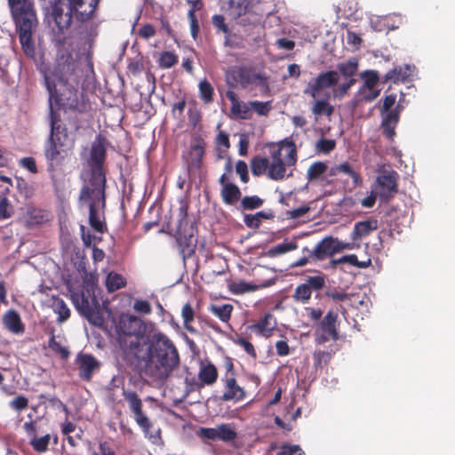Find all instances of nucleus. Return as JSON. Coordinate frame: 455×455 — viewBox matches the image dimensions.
Masks as SVG:
<instances>
[{"label": "nucleus", "instance_id": "nucleus-1", "mask_svg": "<svg viewBox=\"0 0 455 455\" xmlns=\"http://www.w3.org/2000/svg\"><path fill=\"white\" fill-rule=\"evenodd\" d=\"M41 73L50 101H54L65 113L85 114L91 110L89 100L78 92L84 70L77 58L63 52L55 58L52 67L41 69Z\"/></svg>", "mask_w": 455, "mask_h": 455}, {"label": "nucleus", "instance_id": "nucleus-2", "mask_svg": "<svg viewBox=\"0 0 455 455\" xmlns=\"http://www.w3.org/2000/svg\"><path fill=\"white\" fill-rule=\"evenodd\" d=\"M132 349L135 355L129 363L153 380H166L180 363L177 347L162 332L154 333L149 339L142 338Z\"/></svg>", "mask_w": 455, "mask_h": 455}, {"label": "nucleus", "instance_id": "nucleus-3", "mask_svg": "<svg viewBox=\"0 0 455 455\" xmlns=\"http://www.w3.org/2000/svg\"><path fill=\"white\" fill-rule=\"evenodd\" d=\"M100 0H82L81 8L75 7L71 0H68L67 11L58 4L52 6L51 16L54 21L53 28V42L57 47L56 58L60 53L66 52L74 56L72 50L66 46L67 35L66 32L70 28L73 13L77 20L84 22L89 20L96 11Z\"/></svg>", "mask_w": 455, "mask_h": 455}, {"label": "nucleus", "instance_id": "nucleus-4", "mask_svg": "<svg viewBox=\"0 0 455 455\" xmlns=\"http://www.w3.org/2000/svg\"><path fill=\"white\" fill-rule=\"evenodd\" d=\"M10 15L25 55L34 59L36 46L33 39L38 27V17L34 0H7Z\"/></svg>", "mask_w": 455, "mask_h": 455}, {"label": "nucleus", "instance_id": "nucleus-5", "mask_svg": "<svg viewBox=\"0 0 455 455\" xmlns=\"http://www.w3.org/2000/svg\"><path fill=\"white\" fill-rule=\"evenodd\" d=\"M118 333V342L123 352L124 358L130 362L135 354L132 353L134 345L137 346L139 340L142 338L149 339L145 334V325L143 321L131 314H121L116 324Z\"/></svg>", "mask_w": 455, "mask_h": 455}, {"label": "nucleus", "instance_id": "nucleus-6", "mask_svg": "<svg viewBox=\"0 0 455 455\" xmlns=\"http://www.w3.org/2000/svg\"><path fill=\"white\" fill-rule=\"evenodd\" d=\"M107 158V139L98 134L92 142L90 156L87 160L89 178L82 188H105L107 186L106 171L104 164Z\"/></svg>", "mask_w": 455, "mask_h": 455}, {"label": "nucleus", "instance_id": "nucleus-7", "mask_svg": "<svg viewBox=\"0 0 455 455\" xmlns=\"http://www.w3.org/2000/svg\"><path fill=\"white\" fill-rule=\"evenodd\" d=\"M79 202L89 208V224L97 233L103 234L107 231L104 221V211L106 208V189L81 188Z\"/></svg>", "mask_w": 455, "mask_h": 455}, {"label": "nucleus", "instance_id": "nucleus-8", "mask_svg": "<svg viewBox=\"0 0 455 455\" xmlns=\"http://www.w3.org/2000/svg\"><path fill=\"white\" fill-rule=\"evenodd\" d=\"M50 135L44 146L54 151H61L62 154L69 155L72 142L68 136V128L61 123L60 115L54 113L52 109L50 115Z\"/></svg>", "mask_w": 455, "mask_h": 455}, {"label": "nucleus", "instance_id": "nucleus-9", "mask_svg": "<svg viewBox=\"0 0 455 455\" xmlns=\"http://www.w3.org/2000/svg\"><path fill=\"white\" fill-rule=\"evenodd\" d=\"M338 313L330 310L319 321L315 330V340L318 345H323L330 340L339 339Z\"/></svg>", "mask_w": 455, "mask_h": 455}, {"label": "nucleus", "instance_id": "nucleus-10", "mask_svg": "<svg viewBox=\"0 0 455 455\" xmlns=\"http://www.w3.org/2000/svg\"><path fill=\"white\" fill-rule=\"evenodd\" d=\"M123 396L128 403L130 410L133 412L136 423L143 430L145 435H148L153 425L150 419L142 411L143 403L141 399L136 392L124 388L123 389Z\"/></svg>", "mask_w": 455, "mask_h": 455}, {"label": "nucleus", "instance_id": "nucleus-11", "mask_svg": "<svg viewBox=\"0 0 455 455\" xmlns=\"http://www.w3.org/2000/svg\"><path fill=\"white\" fill-rule=\"evenodd\" d=\"M198 433L203 439L221 441L226 443H233L238 436L235 427L228 423H221L214 427H201Z\"/></svg>", "mask_w": 455, "mask_h": 455}, {"label": "nucleus", "instance_id": "nucleus-12", "mask_svg": "<svg viewBox=\"0 0 455 455\" xmlns=\"http://www.w3.org/2000/svg\"><path fill=\"white\" fill-rule=\"evenodd\" d=\"M339 75L338 71L329 70L320 73L314 80L310 81L304 89V94L312 98H316L319 92L324 89L333 87L338 84Z\"/></svg>", "mask_w": 455, "mask_h": 455}, {"label": "nucleus", "instance_id": "nucleus-13", "mask_svg": "<svg viewBox=\"0 0 455 455\" xmlns=\"http://www.w3.org/2000/svg\"><path fill=\"white\" fill-rule=\"evenodd\" d=\"M398 173L394 171H384L377 177L376 182L379 188V196L384 202L391 200L398 192Z\"/></svg>", "mask_w": 455, "mask_h": 455}, {"label": "nucleus", "instance_id": "nucleus-14", "mask_svg": "<svg viewBox=\"0 0 455 455\" xmlns=\"http://www.w3.org/2000/svg\"><path fill=\"white\" fill-rule=\"evenodd\" d=\"M176 240L184 259L190 258L195 253L197 238L195 235V227L193 225L181 229L177 228Z\"/></svg>", "mask_w": 455, "mask_h": 455}, {"label": "nucleus", "instance_id": "nucleus-15", "mask_svg": "<svg viewBox=\"0 0 455 455\" xmlns=\"http://www.w3.org/2000/svg\"><path fill=\"white\" fill-rule=\"evenodd\" d=\"M221 383L223 385L221 401L239 403L246 398L247 393L244 387L238 384L235 377L223 376Z\"/></svg>", "mask_w": 455, "mask_h": 455}, {"label": "nucleus", "instance_id": "nucleus-16", "mask_svg": "<svg viewBox=\"0 0 455 455\" xmlns=\"http://www.w3.org/2000/svg\"><path fill=\"white\" fill-rule=\"evenodd\" d=\"M74 303L76 310L84 316L91 323L94 325H100L103 323V318L97 309V303L92 305L88 297L84 293L74 299Z\"/></svg>", "mask_w": 455, "mask_h": 455}, {"label": "nucleus", "instance_id": "nucleus-17", "mask_svg": "<svg viewBox=\"0 0 455 455\" xmlns=\"http://www.w3.org/2000/svg\"><path fill=\"white\" fill-rule=\"evenodd\" d=\"M235 78L243 89H246L251 84L267 86V78L264 75L257 73L254 69L246 67L238 68L235 71Z\"/></svg>", "mask_w": 455, "mask_h": 455}, {"label": "nucleus", "instance_id": "nucleus-18", "mask_svg": "<svg viewBox=\"0 0 455 455\" xmlns=\"http://www.w3.org/2000/svg\"><path fill=\"white\" fill-rule=\"evenodd\" d=\"M79 371V377L84 381H90L96 371L100 369V362L91 354L79 353L75 360Z\"/></svg>", "mask_w": 455, "mask_h": 455}, {"label": "nucleus", "instance_id": "nucleus-19", "mask_svg": "<svg viewBox=\"0 0 455 455\" xmlns=\"http://www.w3.org/2000/svg\"><path fill=\"white\" fill-rule=\"evenodd\" d=\"M362 77L364 79V83L359 89V93L363 100L372 101L379 94V90H374L379 82V74L375 70H366L362 73Z\"/></svg>", "mask_w": 455, "mask_h": 455}, {"label": "nucleus", "instance_id": "nucleus-20", "mask_svg": "<svg viewBox=\"0 0 455 455\" xmlns=\"http://www.w3.org/2000/svg\"><path fill=\"white\" fill-rule=\"evenodd\" d=\"M286 162L282 159L280 151H272L268 159L267 177L273 180H283L286 177Z\"/></svg>", "mask_w": 455, "mask_h": 455}, {"label": "nucleus", "instance_id": "nucleus-21", "mask_svg": "<svg viewBox=\"0 0 455 455\" xmlns=\"http://www.w3.org/2000/svg\"><path fill=\"white\" fill-rule=\"evenodd\" d=\"M335 243L336 238L331 236L325 237L315 245L314 250L310 251L307 248H304V251H307L309 253V257H312L313 259L323 260L337 252V249L334 247Z\"/></svg>", "mask_w": 455, "mask_h": 455}, {"label": "nucleus", "instance_id": "nucleus-22", "mask_svg": "<svg viewBox=\"0 0 455 455\" xmlns=\"http://www.w3.org/2000/svg\"><path fill=\"white\" fill-rule=\"evenodd\" d=\"M205 152V142L201 137H196L188 151L187 159L188 169H199L202 164L203 157Z\"/></svg>", "mask_w": 455, "mask_h": 455}, {"label": "nucleus", "instance_id": "nucleus-23", "mask_svg": "<svg viewBox=\"0 0 455 455\" xmlns=\"http://www.w3.org/2000/svg\"><path fill=\"white\" fill-rule=\"evenodd\" d=\"M228 100L231 102L230 111L238 118L250 119L252 116L251 107L248 103L240 101L237 95L233 91H228L226 92Z\"/></svg>", "mask_w": 455, "mask_h": 455}, {"label": "nucleus", "instance_id": "nucleus-24", "mask_svg": "<svg viewBox=\"0 0 455 455\" xmlns=\"http://www.w3.org/2000/svg\"><path fill=\"white\" fill-rule=\"evenodd\" d=\"M415 67L409 64L396 66L385 75L384 81H391L394 84L405 83L411 79Z\"/></svg>", "mask_w": 455, "mask_h": 455}, {"label": "nucleus", "instance_id": "nucleus-25", "mask_svg": "<svg viewBox=\"0 0 455 455\" xmlns=\"http://www.w3.org/2000/svg\"><path fill=\"white\" fill-rule=\"evenodd\" d=\"M379 228V220L377 219H369L363 221H358L355 224L351 232V239L355 241L361 240L363 237L370 235L373 231Z\"/></svg>", "mask_w": 455, "mask_h": 455}, {"label": "nucleus", "instance_id": "nucleus-26", "mask_svg": "<svg viewBox=\"0 0 455 455\" xmlns=\"http://www.w3.org/2000/svg\"><path fill=\"white\" fill-rule=\"evenodd\" d=\"M277 145L278 148L275 151H280V154H282V159L286 162L288 166H294L298 160L295 142L290 138H285L279 141Z\"/></svg>", "mask_w": 455, "mask_h": 455}, {"label": "nucleus", "instance_id": "nucleus-27", "mask_svg": "<svg viewBox=\"0 0 455 455\" xmlns=\"http://www.w3.org/2000/svg\"><path fill=\"white\" fill-rule=\"evenodd\" d=\"M44 157L47 163V172L53 175L58 167L63 165L68 155L62 154L61 151H54L44 146Z\"/></svg>", "mask_w": 455, "mask_h": 455}, {"label": "nucleus", "instance_id": "nucleus-28", "mask_svg": "<svg viewBox=\"0 0 455 455\" xmlns=\"http://www.w3.org/2000/svg\"><path fill=\"white\" fill-rule=\"evenodd\" d=\"M385 116L381 123L382 133L389 140H393L395 136V127L399 122L400 116L397 115V111L388 110L384 112Z\"/></svg>", "mask_w": 455, "mask_h": 455}, {"label": "nucleus", "instance_id": "nucleus-29", "mask_svg": "<svg viewBox=\"0 0 455 455\" xmlns=\"http://www.w3.org/2000/svg\"><path fill=\"white\" fill-rule=\"evenodd\" d=\"M48 220V213L41 209L32 206L28 207L23 216V221L27 228L41 225Z\"/></svg>", "mask_w": 455, "mask_h": 455}, {"label": "nucleus", "instance_id": "nucleus-30", "mask_svg": "<svg viewBox=\"0 0 455 455\" xmlns=\"http://www.w3.org/2000/svg\"><path fill=\"white\" fill-rule=\"evenodd\" d=\"M3 323L8 331L15 334L23 333L25 331L20 315L13 309L8 310L4 315Z\"/></svg>", "mask_w": 455, "mask_h": 455}, {"label": "nucleus", "instance_id": "nucleus-31", "mask_svg": "<svg viewBox=\"0 0 455 455\" xmlns=\"http://www.w3.org/2000/svg\"><path fill=\"white\" fill-rule=\"evenodd\" d=\"M251 328L257 331L259 335L269 338L276 328V321L272 314L267 313Z\"/></svg>", "mask_w": 455, "mask_h": 455}, {"label": "nucleus", "instance_id": "nucleus-32", "mask_svg": "<svg viewBox=\"0 0 455 455\" xmlns=\"http://www.w3.org/2000/svg\"><path fill=\"white\" fill-rule=\"evenodd\" d=\"M240 188L235 184H227L220 190L222 202L227 205H234L241 198Z\"/></svg>", "mask_w": 455, "mask_h": 455}, {"label": "nucleus", "instance_id": "nucleus-33", "mask_svg": "<svg viewBox=\"0 0 455 455\" xmlns=\"http://www.w3.org/2000/svg\"><path fill=\"white\" fill-rule=\"evenodd\" d=\"M359 68V61L356 58L353 57L348 59L347 61L339 62L337 65L339 75L340 74L346 79H355Z\"/></svg>", "mask_w": 455, "mask_h": 455}, {"label": "nucleus", "instance_id": "nucleus-34", "mask_svg": "<svg viewBox=\"0 0 455 455\" xmlns=\"http://www.w3.org/2000/svg\"><path fill=\"white\" fill-rule=\"evenodd\" d=\"M340 173L350 176L353 179V182L355 186L360 185L362 183V179L359 173L355 172L349 163L345 162L340 164H337L332 166L329 171L330 176H337Z\"/></svg>", "mask_w": 455, "mask_h": 455}, {"label": "nucleus", "instance_id": "nucleus-35", "mask_svg": "<svg viewBox=\"0 0 455 455\" xmlns=\"http://www.w3.org/2000/svg\"><path fill=\"white\" fill-rule=\"evenodd\" d=\"M198 378L204 385H212L218 379V370L212 363L203 365L200 368Z\"/></svg>", "mask_w": 455, "mask_h": 455}, {"label": "nucleus", "instance_id": "nucleus-36", "mask_svg": "<svg viewBox=\"0 0 455 455\" xmlns=\"http://www.w3.org/2000/svg\"><path fill=\"white\" fill-rule=\"evenodd\" d=\"M52 307L53 312L58 314V323H62L70 317V309L62 299L52 297Z\"/></svg>", "mask_w": 455, "mask_h": 455}, {"label": "nucleus", "instance_id": "nucleus-37", "mask_svg": "<svg viewBox=\"0 0 455 455\" xmlns=\"http://www.w3.org/2000/svg\"><path fill=\"white\" fill-rule=\"evenodd\" d=\"M52 435L50 434H46L43 436L34 435V436L29 439V444L36 452L44 453L48 451Z\"/></svg>", "mask_w": 455, "mask_h": 455}, {"label": "nucleus", "instance_id": "nucleus-38", "mask_svg": "<svg viewBox=\"0 0 455 455\" xmlns=\"http://www.w3.org/2000/svg\"><path fill=\"white\" fill-rule=\"evenodd\" d=\"M126 285L125 278L116 272H110L106 278V288L108 291L114 292Z\"/></svg>", "mask_w": 455, "mask_h": 455}, {"label": "nucleus", "instance_id": "nucleus-39", "mask_svg": "<svg viewBox=\"0 0 455 455\" xmlns=\"http://www.w3.org/2000/svg\"><path fill=\"white\" fill-rule=\"evenodd\" d=\"M231 304L211 305L209 310L217 316L220 321L228 323L230 320L233 311Z\"/></svg>", "mask_w": 455, "mask_h": 455}, {"label": "nucleus", "instance_id": "nucleus-40", "mask_svg": "<svg viewBox=\"0 0 455 455\" xmlns=\"http://www.w3.org/2000/svg\"><path fill=\"white\" fill-rule=\"evenodd\" d=\"M331 263L332 267H334L338 264L348 263L350 265H353V266H355V267H358L361 268H365V267H368L371 264V259H367L366 260L359 261L357 259V256L355 254H349V255L343 256L338 259H332Z\"/></svg>", "mask_w": 455, "mask_h": 455}, {"label": "nucleus", "instance_id": "nucleus-41", "mask_svg": "<svg viewBox=\"0 0 455 455\" xmlns=\"http://www.w3.org/2000/svg\"><path fill=\"white\" fill-rule=\"evenodd\" d=\"M251 172L254 176H261L263 174L267 175L268 172V158L256 156L253 157L251 161Z\"/></svg>", "mask_w": 455, "mask_h": 455}, {"label": "nucleus", "instance_id": "nucleus-42", "mask_svg": "<svg viewBox=\"0 0 455 455\" xmlns=\"http://www.w3.org/2000/svg\"><path fill=\"white\" fill-rule=\"evenodd\" d=\"M311 111L316 116L325 115L330 117L334 112V107L325 100H318L315 101Z\"/></svg>", "mask_w": 455, "mask_h": 455}, {"label": "nucleus", "instance_id": "nucleus-43", "mask_svg": "<svg viewBox=\"0 0 455 455\" xmlns=\"http://www.w3.org/2000/svg\"><path fill=\"white\" fill-rule=\"evenodd\" d=\"M199 98L205 104H210L213 101L214 90L210 82L206 79L199 83Z\"/></svg>", "mask_w": 455, "mask_h": 455}, {"label": "nucleus", "instance_id": "nucleus-44", "mask_svg": "<svg viewBox=\"0 0 455 455\" xmlns=\"http://www.w3.org/2000/svg\"><path fill=\"white\" fill-rule=\"evenodd\" d=\"M181 317L183 319V325L190 333H195L196 330L191 326V323L195 319V311L190 303L183 305L181 309Z\"/></svg>", "mask_w": 455, "mask_h": 455}, {"label": "nucleus", "instance_id": "nucleus-45", "mask_svg": "<svg viewBox=\"0 0 455 455\" xmlns=\"http://www.w3.org/2000/svg\"><path fill=\"white\" fill-rule=\"evenodd\" d=\"M328 165L323 162H315L307 169V178L309 181L318 180L326 171Z\"/></svg>", "mask_w": 455, "mask_h": 455}, {"label": "nucleus", "instance_id": "nucleus-46", "mask_svg": "<svg viewBox=\"0 0 455 455\" xmlns=\"http://www.w3.org/2000/svg\"><path fill=\"white\" fill-rule=\"evenodd\" d=\"M311 296L312 291L309 290L307 284L303 283L296 287L292 298L295 301L305 304L309 301Z\"/></svg>", "mask_w": 455, "mask_h": 455}, {"label": "nucleus", "instance_id": "nucleus-47", "mask_svg": "<svg viewBox=\"0 0 455 455\" xmlns=\"http://www.w3.org/2000/svg\"><path fill=\"white\" fill-rule=\"evenodd\" d=\"M297 247L298 244L295 242L281 243L274 247H271L267 251V255L270 257H277L288 251H293L297 249Z\"/></svg>", "mask_w": 455, "mask_h": 455}, {"label": "nucleus", "instance_id": "nucleus-48", "mask_svg": "<svg viewBox=\"0 0 455 455\" xmlns=\"http://www.w3.org/2000/svg\"><path fill=\"white\" fill-rule=\"evenodd\" d=\"M178 63V55L172 52L164 51L160 54L158 65L162 68H171Z\"/></svg>", "mask_w": 455, "mask_h": 455}, {"label": "nucleus", "instance_id": "nucleus-49", "mask_svg": "<svg viewBox=\"0 0 455 455\" xmlns=\"http://www.w3.org/2000/svg\"><path fill=\"white\" fill-rule=\"evenodd\" d=\"M304 283L307 284L312 292L314 291H318L325 286V276L324 275L307 276Z\"/></svg>", "mask_w": 455, "mask_h": 455}, {"label": "nucleus", "instance_id": "nucleus-50", "mask_svg": "<svg viewBox=\"0 0 455 455\" xmlns=\"http://www.w3.org/2000/svg\"><path fill=\"white\" fill-rule=\"evenodd\" d=\"M48 347L54 353L59 354L63 360L68 358L70 354L68 349L65 347H62L60 342L56 341L53 330L52 331V335L48 341Z\"/></svg>", "mask_w": 455, "mask_h": 455}, {"label": "nucleus", "instance_id": "nucleus-51", "mask_svg": "<svg viewBox=\"0 0 455 455\" xmlns=\"http://www.w3.org/2000/svg\"><path fill=\"white\" fill-rule=\"evenodd\" d=\"M356 83V79H348L345 83H342L332 89V95L334 99H343L351 89V87Z\"/></svg>", "mask_w": 455, "mask_h": 455}, {"label": "nucleus", "instance_id": "nucleus-52", "mask_svg": "<svg viewBox=\"0 0 455 455\" xmlns=\"http://www.w3.org/2000/svg\"><path fill=\"white\" fill-rule=\"evenodd\" d=\"M264 201L258 196H244L241 200V207L243 210H255L262 206Z\"/></svg>", "mask_w": 455, "mask_h": 455}, {"label": "nucleus", "instance_id": "nucleus-53", "mask_svg": "<svg viewBox=\"0 0 455 455\" xmlns=\"http://www.w3.org/2000/svg\"><path fill=\"white\" fill-rule=\"evenodd\" d=\"M251 2V0H229V6L237 16H242L247 13Z\"/></svg>", "mask_w": 455, "mask_h": 455}, {"label": "nucleus", "instance_id": "nucleus-54", "mask_svg": "<svg viewBox=\"0 0 455 455\" xmlns=\"http://www.w3.org/2000/svg\"><path fill=\"white\" fill-rule=\"evenodd\" d=\"M335 147L336 141L334 140L322 138L316 142L315 149L319 153L329 154Z\"/></svg>", "mask_w": 455, "mask_h": 455}, {"label": "nucleus", "instance_id": "nucleus-55", "mask_svg": "<svg viewBox=\"0 0 455 455\" xmlns=\"http://www.w3.org/2000/svg\"><path fill=\"white\" fill-rule=\"evenodd\" d=\"M251 111H255L259 116H267L270 111L269 102H262L258 100L249 101Z\"/></svg>", "mask_w": 455, "mask_h": 455}, {"label": "nucleus", "instance_id": "nucleus-56", "mask_svg": "<svg viewBox=\"0 0 455 455\" xmlns=\"http://www.w3.org/2000/svg\"><path fill=\"white\" fill-rule=\"evenodd\" d=\"M12 214V206L6 197L0 200V220L8 219Z\"/></svg>", "mask_w": 455, "mask_h": 455}, {"label": "nucleus", "instance_id": "nucleus-57", "mask_svg": "<svg viewBox=\"0 0 455 455\" xmlns=\"http://www.w3.org/2000/svg\"><path fill=\"white\" fill-rule=\"evenodd\" d=\"M212 25L214 26V28H217L218 30L223 32L224 34L229 33V28L225 22V18L223 15H220V14L213 15L212 18Z\"/></svg>", "mask_w": 455, "mask_h": 455}, {"label": "nucleus", "instance_id": "nucleus-58", "mask_svg": "<svg viewBox=\"0 0 455 455\" xmlns=\"http://www.w3.org/2000/svg\"><path fill=\"white\" fill-rule=\"evenodd\" d=\"M235 172L240 176L242 182L247 183L249 181L248 166L244 161H237L235 164Z\"/></svg>", "mask_w": 455, "mask_h": 455}, {"label": "nucleus", "instance_id": "nucleus-59", "mask_svg": "<svg viewBox=\"0 0 455 455\" xmlns=\"http://www.w3.org/2000/svg\"><path fill=\"white\" fill-rule=\"evenodd\" d=\"M235 342L236 345L242 347L244 349V351L252 358L255 359L257 357V353L254 348V346L249 340H247L244 338H238Z\"/></svg>", "mask_w": 455, "mask_h": 455}, {"label": "nucleus", "instance_id": "nucleus-60", "mask_svg": "<svg viewBox=\"0 0 455 455\" xmlns=\"http://www.w3.org/2000/svg\"><path fill=\"white\" fill-rule=\"evenodd\" d=\"M257 289L256 285L248 283L244 281H241L238 283H234L233 285V291L235 293H245L249 291H253Z\"/></svg>", "mask_w": 455, "mask_h": 455}, {"label": "nucleus", "instance_id": "nucleus-61", "mask_svg": "<svg viewBox=\"0 0 455 455\" xmlns=\"http://www.w3.org/2000/svg\"><path fill=\"white\" fill-rule=\"evenodd\" d=\"M10 406L16 411H23L28 406V399L24 395H18L11 401Z\"/></svg>", "mask_w": 455, "mask_h": 455}, {"label": "nucleus", "instance_id": "nucleus-62", "mask_svg": "<svg viewBox=\"0 0 455 455\" xmlns=\"http://www.w3.org/2000/svg\"><path fill=\"white\" fill-rule=\"evenodd\" d=\"M20 165L33 174L38 172L36 160L31 156L21 158L20 160Z\"/></svg>", "mask_w": 455, "mask_h": 455}, {"label": "nucleus", "instance_id": "nucleus-63", "mask_svg": "<svg viewBox=\"0 0 455 455\" xmlns=\"http://www.w3.org/2000/svg\"><path fill=\"white\" fill-rule=\"evenodd\" d=\"M156 34V28L152 24L143 25L138 31V36L143 39H149Z\"/></svg>", "mask_w": 455, "mask_h": 455}, {"label": "nucleus", "instance_id": "nucleus-64", "mask_svg": "<svg viewBox=\"0 0 455 455\" xmlns=\"http://www.w3.org/2000/svg\"><path fill=\"white\" fill-rule=\"evenodd\" d=\"M277 455H305L299 445H283Z\"/></svg>", "mask_w": 455, "mask_h": 455}]
</instances>
